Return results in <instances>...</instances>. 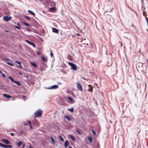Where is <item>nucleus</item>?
Wrapping results in <instances>:
<instances>
[{
    "label": "nucleus",
    "instance_id": "f257e3e1",
    "mask_svg": "<svg viewBox=\"0 0 148 148\" xmlns=\"http://www.w3.org/2000/svg\"><path fill=\"white\" fill-rule=\"evenodd\" d=\"M34 116L36 117H38L42 116V111L41 109H39L34 113Z\"/></svg>",
    "mask_w": 148,
    "mask_h": 148
},
{
    "label": "nucleus",
    "instance_id": "f03ea898",
    "mask_svg": "<svg viewBox=\"0 0 148 148\" xmlns=\"http://www.w3.org/2000/svg\"><path fill=\"white\" fill-rule=\"evenodd\" d=\"M69 64L71 66V69L74 71H76L77 69V67L76 65L75 64L70 62H68Z\"/></svg>",
    "mask_w": 148,
    "mask_h": 148
},
{
    "label": "nucleus",
    "instance_id": "7ed1b4c3",
    "mask_svg": "<svg viewBox=\"0 0 148 148\" xmlns=\"http://www.w3.org/2000/svg\"><path fill=\"white\" fill-rule=\"evenodd\" d=\"M0 147L5 148H11L12 147V145H5L1 143H0Z\"/></svg>",
    "mask_w": 148,
    "mask_h": 148
},
{
    "label": "nucleus",
    "instance_id": "20e7f679",
    "mask_svg": "<svg viewBox=\"0 0 148 148\" xmlns=\"http://www.w3.org/2000/svg\"><path fill=\"white\" fill-rule=\"evenodd\" d=\"M11 18V16L8 17V16H4L3 17V19L6 21L10 20Z\"/></svg>",
    "mask_w": 148,
    "mask_h": 148
},
{
    "label": "nucleus",
    "instance_id": "39448f33",
    "mask_svg": "<svg viewBox=\"0 0 148 148\" xmlns=\"http://www.w3.org/2000/svg\"><path fill=\"white\" fill-rule=\"evenodd\" d=\"M58 86L57 85H54L52 86L51 87L47 88V89H56L58 88Z\"/></svg>",
    "mask_w": 148,
    "mask_h": 148
},
{
    "label": "nucleus",
    "instance_id": "423d86ee",
    "mask_svg": "<svg viewBox=\"0 0 148 148\" xmlns=\"http://www.w3.org/2000/svg\"><path fill=\"white\" fill-rule=\"evenodd\" d=\"M77 88L79 90H82V87L79 82H78L77 83Z\"/></svg>",
    "mask_w": 148,
    "mask_h": 148
},
{
    "label": "nucleus",
    "instance_id": "0eeeda50",
    "mask_svg": "<svg viewBox=\"0 0 148 148\" xmlns=\"http://www.w3.org/2000/svg\"><path fill=\"white\" fill-rule=\"evenodd\" d=\"M1 140L4 143L6 144H10V142L9 141L6 139H2Z\"/></svg>",
    "mask_w": 148,
    "mask_h": 148
},
{
    "label": "nucleus",
    "instance_id": "6e6552de",
    "mask_svg": "<svg viewBox=\"0 0 148 148\" xmlns=\"http://www.w3.org/2000/svg\"><path fill=\"white\" fill-rule=\"evenodd\" d=\"M52 31L53 32L56 33H58L59 30L56 28H52Z\"/></svg>",
    "mask_w": 148,
    "mask_h": 148
},
{
    "label": "nucleus",
    "instance_id": "1a4fd4ad",
    "mask_svg": "<svg viewBox=\"0 0 148 148\" xmlns=\"http://www.w3.org/2000/svg\"><path fill=\"white\" fill-rule=\"evenodd\" d=\"M69 145V142L68 140L66 141L64 143V146L65 148H66Z\"/></svg>",
    "mask_w": 148,
    "mask_h": 148
},
{
    "label": "nucleus",
    "instance_id": "9d476101",
    "mask_svg": "<svg viewBox=\"0 0 148 148\" xmlns=\"http://www.w3.org/2000/svg\"><path fill=\"white\" fill-rule=\"evenodd\" d=\"M67 99L69 100L70 102H72V103H73L74 102H73V99L71 98V97H67Z\"/></svg>",
    "mask_w": 148,
    "mask_h": 148
},
{
    "label": "nucleus",
    "instance_id": "9b49d317",
    "mask_svg": "<svg viewBox=\"0 0 148 148\" xmlns=\"http://www.w3.org/2000/svg\"><path fill=\"white\" fill-rule=\"evenodd\" d=\"M14 83L15 84H16L18 86H21V84L18 81H14Z\"/></svg>",
    "mask_w": 148,
    "mask_h": 148
},
{
    "label": "nucleus",
    "instance_id": "f8f14e48",
    "mask_svg": "<svg viewBox=\"0 0 148 148\" xmlns=\"http://www.w3.org/2000/svg\"><path fill=\"white\" fill-rule=\"evenodd\" d=\"M69 137L72 139L73 141H75V138L72 135H69Z\"/></svg>",
    "mask_w": 148,
    "mask_h": 148
},
{
    "label": "nucleus",
    "instance_id": "ddd939ff",
    "mask_svg": "<svg viewBox=\"0 0 148 148\" xmlns=\"http://www.w3.org/2000/svg\"><path fill=\"white\" fill-rule=\"evenodd\" d=\"M3 96L4 97L7 98H10L11 97V96L9 95H7L5 94H3Z\"/></svg>",
    "mask_w": 148,
    "mask_h": 148
},
{
    "label": "nucleus",
    "instance_id": "4468645a",
    "mask_svg": "<svg viewBox=\"0 0 148 148\" xmlns=\"http://www.w3.org/2000/svg\"><path fill=\"white\" fill-rule=\"evenodd\" d=\"M22 23L24 25H25L26 26H28V27L30 26V25L29 24H28V23H27L25 22H23Z\"/></svg>",
    "mask_w": 148,
    "mask_h": 148
},
{
    "label": "nucleus",
    "instance_id": "2eb2a0df",
    "mask_svg": "<svg viewBox=\"0 0 148 148\" xmlns=\"http://www.w3.org/2000/svg\"><path fill=\"white\" fill-rule=\"evenodd\" d=\"M28 12L29 13H30L31 14L34 15V16H35V14L34 12H33L31 10H28Z\"/></svg>",
    "mask_w": 148,
    "mask_h": 148
},
{
    "label": "nucleus",
    "instance_id": "dca6fc26",
    "mask_svg": "<svg viewBox=\"0 0 148 148\" xmlns=\"http://www.w3.org/2000/svg\"><path fill=\"white\" fill-rule=\"evenodd\" d=\"M30 63H31V64L33 66H34V67H37V65H36V64H35L34 62H31Z\"/></svg>",
    "mask_w": 148,
    "mask_h": 148
},
{
    "label": "nucleus",
    "instance_id": "f3484780",
    "mask_svg": "<svg viewBox=\"0 0 148 148\" xmlns=\"http://www.w3.org/2000/svg\"><path fill=\"white\" fill-rule=\"evenodd\" d=\"M50 139L51 140L52 143L53 144H54V143H55V140H54V139L52 137H50Z\"/></svg>",
    "mask_w": 148,
    "mask_h": 148
},
{
    "label": "nucleus",
    "instance_id": "a211bd4d",
    "mask_svg": "<svg viewBox=\"0 0 148 148\" xmlns=\"http://www.w3.org/2000/svg\"><path fill=\"white\" fill-rule=\"evenodd\" d=\"M64 117L65 119H67L68 121H69L71 120V118L67 116H65Z\"/></svg>",
    "mask_w": 148,
    "mask_h": 148
},
{
    "label": "nucleus",
    "instance_id": "6ab92c4d",
    "mask_svg": "<svg viewBox=\"0 0 148 148\" xmlns=\"http://www.w3.org/2000/svg\"><path fill=\"white\" fill-rule=\"evenodd\" d=\"M8 78L9 79H10L11 80V81L12 82H14L15 81L14 80V79H13V78L11 76H9L8 77Z\"/></svg>",
    "mask_w": 148,
    "mask_h": 148
},
{
    "label": "nucleus",
    "instance_id": "aec40b11",
    "mask_svg": "<svg viewBox=\"0 0 148 148\" xmlns=\"http://www.w3.org/2000/svg\"><path fill=\"white\" fill-rule=\"evenodd\" d=\"M68 110L69 111H70L72 112L74 111V108L73 107H72L71 108H68Z\"/></svg>",
    "mask_w": 148,
    "mask_h": 148
},
{
    "label": "nucleus",
    "instance_id": "412c9836",
    "mask_svg": "<svg viewBox=\"0 0 148 148\" xmlns=\"http://www.w3.org/2000/svg\"><path fill=\"white\" fill-rule=\"evenodd\" d=\"M41 59L44 62H46L47 60V59H46V58L43 56H42L41 57Z\"/></svg>",
    "mask_w": 148,
    "mask_h": 148
},
{
    "label": "nucleus",
    "instance_id": "4be33fe9",
    "mask_svg": "<svg viewBox=\"0 0 148 148\" xmlns=\"http://www.w3.org/2000/svg\"><path fill=\"white\" fill-rule=\"evenodd\" d=\"M88 140L89 141V142H90V143H92V138L91 137H88Z\"/></svg>",
    "mask_w": 148,
    "mask_h": 148
},
{
    "label": "nucleus",
    "instance_id": "5701e85b",
    "mask_svg": "<svg viewBox=\"0 0 148 148\" xmlns=\"http://www.w3.org/2000/svg\"><path fill=\"white\" fill-rule=\"evenodd\" d=\"M22 144V142L21 141H19L18 142L17 145L18 147H20Z\"/></svg>",
    "mask_w": 148,
    "mask_h": 148
},
{
    "label": "nucleus",
    "instance_id": "b1692460",
    "mask_svg": "<svg viewBox=\"0 0 148 148\" xmlns=\"http://www.w3.org/2000/svg\"><path fill=\"white\" fill-rule=\"evenodd\" d=\"M29 44L30 45H32L33 46V47H35V44L33 43V42H30Z\"/></svg>",
    "mask_w": 148,
    "mask_h": 148
},
{
    "label": "nucleus",
    "instance_id": "393cba45",
    "mask_svg": "<svg viewBox=\"0 0 148 148\" xmlns=\"http://www.w3.org/2000/svg\"><path fill=\"white\" fill-rule=\"evenodd\" d=\"M49 10L54 11L56 10V9L54 7H52L49 8Z\"/></svg>",
    "mask_w": 148,
    "mask_h": 148
},
{
    "label": "nucleus",
    "instance_id": "a878e982",
    "mask_svg": "<svg viewBox=\"0 0 148 148\" xmlns=\"http://www.w3.org/2000/svg\"><path fill=\"white\" fill-rule=\"evenodd\" d=\"M6 63L7 64H8L10 65V66H14V64H12V63H10V62H6Z\"/></svg>",
    "mask_w": 148,
    "mask_h": 148
},
{
    "label": "nucleus",
    "instance_id": "bb28decb",
    "mask_svg": "<svg viewBox=\"0 0 148 148\" xmlns=\"http://www.w3.org/2000/svg\"><path fill=\"white\" fill-rule=\"evenodd\" d=\"M59 138L62 141H64V139L61 136H59Z\"/></svg>",
    "mask_w": 148,
    "mask_h": 148
},
{
    "label": "nucleus",
    "instance_id": "cd10ccee",
    "mask_svg": "<svg viewBox=\"0 0 148 148\" xmlns=\"http://www.w3.org/2000/svg\"><path fill=\"white\" fill-rule=\"evenodd\" d=\"M26 30L29 32H31L32 31V30L29 28H27Z\"/></svg>",
    "mask_w": 148,
    "mask_h": 148
},
{
    "label": "nucleus",
    "instance_id": "c85d7f7f",
    "mask_svg": "<svg viewBox=\"0 0 148 148\" xmlns=\"http://www.w3.org/2000/svg\"><path fill=\"white\" fill-rule=\"evenodd\" d=\"M15 62L16 63L19 64V65H21V62H20L18 61H15Z\"/></svg>",
    "mask_w": 148,
    "mask_h": 148
},
{
    "label": "nucleus",
    "instance_id": "c756f323",
    "mask_svg": "<svg viewBox=\"0 0 148 148\" xmlns=\"http://www.w3.org/2000/svg\"><path fill=\"white\" fill-rule=\"evenodd\" d=\"M92 131L93 133V134L94 135H95L96 134V133L95 131L93 130H92Z\"/></svg>",
    "mask_w": 148,
    "mask_h": 148
},
{
    "label": "nucleus",
    "instance_id": "7c9ffc66",
    "mask_svg": "<svg viewBox=\"0 0 148 148\" xmlns=\"http://www.w3.org/2000/svg\"><path fill=\"white\" fill-rule=\"evenodd\" d=\"M14 28H15L17 29H20V27H18L17 26H15Z\"/></svg>",
    "mask_w": 148,
    "mask_h": 148
},
{
    "label": "nucleus",
    "instance_id": "2f4dec72",
    "mask_svg": "<svg viewBox=\"0 0 148 148\" xmlns=\"http://www.w3.org/2000/svg\"><path fill=\"white\" fill-rule=\"evenodd\" d=\"M25 41L26 42H27V43H28L29 44V43H30V41H29V40H27V39H26V40H25Z\"/></svg>",
    "mask_w": 148,
    "mask_h": 148
},
{
    "label": "nucleus",
    "instance_id": "473e14b6",
    "mask_svg": "<svg viewBox=\"0 0 148 148\" xmlns=\"http://www.w3.org/2000/svg\"><path fill=\"white\" fill-rule=\"evenodd\" d=\"M27 122L30 125H31V121L29 120H27Z\"/></svg>",
    "mask_w": 148,
    "mask_h": 148
},
{
    "label": "nucleus",
    "instance_id": "72a5a7b5",
    "mask_svg": "<svg viewBox=\"0 0 148 148\" xmlns=\"http://www.w3.org/2000/svg\"><path fill=\"white\" fill-rule=\"evenodd\" d=\"M51 51V52L50 53V56L51 57H52L53 56V53L52 52V51Z\"/></svg>",
    "mask_w": 148,
    "mask_h": 148
},
{
    "label": "nucleus",
    "instance_id": "f704fd0d",
    "mask_svg": "<svg viewBox=\"0 0 148 148\" xmlns=\"http://www.w3.org/2000/svg\"><path fill=\"white\" fill-rule=\"evenodd\" d=\"M76 131L79 134H81V132H80L78 130H76Z\"/></svg>",
    "mask_w": 148,
    "mask_h": 148
},
{
    "label": "nucleus",
    "instance_id": "c9c22d12",
    "mask_svg": "<svg viewBox=\"0 0 148 148\" xmlns=\"http://www.w3.org/2000/svg\"><path fill=\"white\" fill-rule=\"evenodd\" d=\"M2 76L3 77H6L4 73L2 74Z\"/></svg>",
    "mask_w": 148,
    "mask_h": 148
},
{
    "label": "nucleus",
    "instance_id": "e433bc0d",
    "mask_svg": "<svg viewBox=\"0 0 148 148\" xmlns=\"http://www.w3.org/2000/svg\"><path fill=\"white\" fill-rule=\"evenodd\" d=\"M93 90V89L92 88H90V89L88 90L89 91L92 92Z\"/></svg>",
    "mask_w": 148,
    "mask_h": 148
},
{
    "label": "nucleus",
    "instance_id": "4c0bfd02",
    "mask_svg": "<svg viewBox=\"0 0 148 148\" xmlns=\"http://www.w3.org/2000/svg\"><path fill=\"white\" fill-rule=\"evenodd\" d=\"M25 17L28 20H29L30 19L29 18V17H28V16H25Z\"/></svg>",
    "mask_w": 148,
    "mask_h": 148
},
{
    "label": "nucleus",
    "instance_id": "58836bf2",
    "mask_svg": "<svg viewBox=\"0 0 148 148\" xmlns=\"http://www.w3.org/2000/svg\"><path fill=\"white\" fill-rule=\"evenodd\" d=\"M3 59H4V60H7V61H10V60L8 58H3Z\"/></svg>",
    "mask_w": 148,
    "mask_h": 148
},
{
    "label": "nucleus",
    "instance_id": "ea45409f",
    "mask_svg": "<svg viewBox=\"0 0 148 148\" xmlns=\"http://www.w3.org/2000/svg\"><path fill=\"white\" fill-rule=\"evenodd\" d=\"M29 148H33V147L32 146L30 145H29Z\"/></svg>",
    "mask_w": 148,
    "mask_h": 148
},
{
    "label": "nucleus",
    "instance_id": "a19ab883",
    "mask_svg": "<svg viewBox=\"0 0 148 148\" xmlns=\"http://www.w3.org/2000/svg\"><path fill=\"white\" fill-rule=\"evenodd\" d=\"M10 134L12 136H14V134L13 133H10Z\"/></svg>",
    "mask_w": 148,
    "mask_h": 148
},
{
    "label": "nucleus",
    "instance_id": "79ce46f5",
    "mask_svg": "<svg viewBox=\"0 0 148 148\" xmlns=\"http://www.w3.org/2000/svg\"><path fill=\"white\" fill-rule=\"evenodd\" d=\"M37 53L38 55H39L40 54V52H37Z\"/></svg>",
    "mask_w": 148,
    "mask_h": 148
},
{
    "label": "nucleus",
    "instance_id": "37998d69",
    "mask_svg": "<svg viewBox=\"0 0 148 148\" xmlns=\"http://www.w3.org/2000/svg\"><path fill=\"white\" fill-rule=\"evenodd\" d=\"M18 66L21 68H22V66L21 65H19Z\"/></svg>",
    "mask_w": 148,
    "mask_h": 148
},
{
    "label": "nucleus",
    "instance_id": "c03bdc74",
    "mask_svg": "<svg viewBox=\"0 0 148 148\" xmlns=\"http://www.w3.org/2000/svg\"><path fill=\"white\" fill-rule=\"evenodd\" d=\"M29 127L32 129L33 128L32 127L31 125H30L29 126Z\"/></svg>",
    "mask_w": 148,
    "mask_h": 148
},
{
    "label": "nucleus",
    "instance_id": "a18cd8bd",
    "mask_svg": "<svg viewBox=\"0 0 148 148\" xmlns=\"http://www.w3.org/2000/svg\"><path fill=\"white\" fill-rule=\"evenodd\" d=\"M146 19L147 21H147H148V17H146Z\"/></svg>",
    "mask_w": 148,
    "mask_h": 148
},
{
    "label": "nucleus",
    "instance_id": "49530a36",
    "mask_svg": "<svg viewBox=\"0 0 148 148\" xmlns=\"http://www.w3.org/2000/svg\"><path fill=\"white\" fill-rule=\"evenodd\" d=\"M3 73H2V72L0 70V74H2Z\"/></svg>",
    "mask_w": 148,
    "mask_h": 148
},
{
    "label": "nucleus",
    "instance_id": "de8ad7c7",
    "mask_svg": "<svg viewBox=\"0 0 148 148\" xmlns=\"http://www.w3.org/2000/svg\"><path fill=\"white\" fill-rule=\"evenodd\" d=\"M120 42L121 43V47H122V42Z\"/></svg>",
    "mask_w": 148,
    "mask_h": 148
},
{
    "label": "nucleus",
    "instance_id": "09e8293b",
    "mask_svg": "<svg viewBox=\"0 0 148 148\" xmlns=\"http://www.w3.org/2000/svg\"><path fill=\"white\" fill-rule=\"evenodd\" d=\"M24 147H25V145L24 144L23 145V146H22V148H23Z\"/></svg>",
    "mask_w": 148,
    "mask_h": 148
},
{
    "label": "nucleus",
    "instance_id": "8fccbe9b",
    "mask_svg": "<svg viewBox=\"0 0 148 148\" xmlns=\"http://www.w3.org/2000/svg\"><path fill=\"white\" fill-rule=\"evenodd\" d=\"M19 74L21 75H22V73H21V72H19Z\"/></svg>",
    "mask_w": 148,
    "mask_h": 148
},
{
    "label": "nucleus",
    "instance_id": "3c124183",
    "mask_svg": "<svg viewBox=\"0 0 148 148\" xmlns=\"http://www.w3.org/2000/svg\"><path fill=\"white\" fill-rule=\"evenodd\" d=\"M69 148H73V147L71 146H69Z\"/></svg>",
    "mask_w": 148,
    "mask_h": 148
},
{
    "label": "nucleus",
    "instance_id": "603ef678",
    "mask_svg": "<svg viewBox=\"0 0 148 148\" xmlns=\"http://www.w3.org/2000/svg\"><path fill=\"white\" fill-rule=\"evenodd\" d=\"M23 98H26V97L25 96H24V95H23Z\"/></svg>",
    "mask_w": 148,
    "mask_h": 148
},
{
    "label": "nucleus",
    "instance_id": "864d4df0",
    "mask_svg": "<svg viewBox=\"0 0 148 148\" xmlns=\"http://www.w3.org/2000/svg\"><path fill=\"white\" fill-rule=\"evenodd\" d=\"M17 25L18 26H20V25L18 23H17Z\"/></svg>",
    "mask_w": 148,
    "mask_h": 148
},
{
    "label": "nucleus",
    "instance_id": "5fc2aeb1",
    "mask_svg": "<svg viewBox=\"0 0 148 148\" xmlns=\"http://www.w3.org/2000/svg\"><path fill=\"white\" fill-rule=\"evenodd\" d=\"M143 14L144 16H145V13H144Z\"/></svg>",
    "mask_w": 148,
    "mask_h": 148
},
{
    "label": "nucleus",
    "instance_id": "6e6d98bb",
    "mask_svg": "<svg viewBox=\"0 0 148 148\" xmlns=\"http://www.w3.org/2000/svg\"><path fill=\"white\" fill-rule=\"evenodd\" d=\"M147 63L148 64V59H147Z\"/></svg>",
    "mask_w": 148,
    "mask_h": 148
},
{
    "label": "nucleus",
    "instance_id": "4d7b16f0",
    "mask_svg": "<svg viewBox=\"0 0 148 148\" xmlns=\"http://www.w3.org/2000/svg\"><path fill=\"white\" fill-rule=\"evenodd\" d=\"M21 132L22 133H23V131H21Z\"/></svg>",
    "mask_w": 148,
    "mask_h": 148
},
{
    "label": "nucleus",
    "instance_id": "13d9d810",
    "mask_svg": "<svg viewBox=\"0 0 148 148\" xmlns=\"http://www.w3.org/2000/svg\"><path fill=\"white\" fill-rule=\"evenodd\" d=\"M112 64V61L111 62V65Z\"/></svg>",
    "mask_w": 148,
    "mask_h": 148
},
{
    "label": "nucleus",
    "instance_id": "bf43d9fd",
    "mask_svg": "<svg viewBox=\"0 0 148 148\" xmlns=\"http://www.w3.org/2000/svg\"><path fill=\"white\" fill-rule=\"evenodd\" d=\"M27 125V124H24V125Z\"/></svg>",
    "mask_w": 148,
    "mask_h": 148
},
{
    "label": "nucleus",
    "instance_id": "052dcab7",
    "mask_svg": "<svg viewBox=\"0 0 148 148\" xmlns=\"http://www.w3.org/2000/svg\"><path fill=\"white\" fill-rule=\"evenodd\" d=\"M6 32H8V31H6Z\"/></svg>",
    "mask_w": 148,
    "mask_h": 148
}]
</instances>
